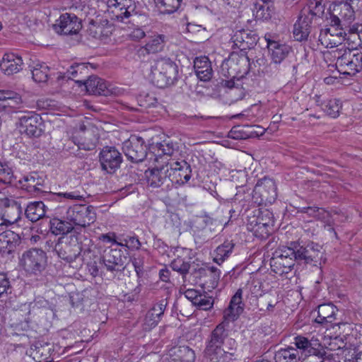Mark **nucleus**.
Segmentation results:
<instances>
[{"mask_svg": "<svg viewBox=\"0 0 362 362\" xmlns=\"http://www.w3.org/2000/svg\"><path fill=\"white\" fill-rule=\"evenodd\" d=\"M321 107L328 116L332 118H337L339 115L342 104L340 100L334 98L324 102Z\"/></svg>", "mask_w": 362, "mask_h": 362, "instance_id": "38", "label": "nucleus"}, {"mask_svg": "<svg viewBox=\"0 0 362 362\" xmlns=\"http://www.w3.org/2000/svg\"><path fill=\"white\" fill-rule=\"evenodd\" d=\"M54 250L59 258L68 262L74 261L81 253V247L76 239L72 242L61 241Z\"/></svg>", "mask_w": 362, "mask_h": 362, "instance_id": "16", "label": "nucleus"}, {"mask_svg": "<svg viewBox=\"0 0 362 362\" xmlns=\"http://www.w3.org/2000/svg\"><path fill=\"white\" fill-rule=\"evenodd\" d=\"M88 66L85 64H77L76 65L71 66L70 69L67 71L68 77L76 81L78 75L81 74H86L88 73Z\"/></svg>", "mask_w": 362, "mask_h": 362, "instance_id": "53", "label": "nucleus"}, {"mask_svg": "<svg viewBox=\"0 0 362 362\" xmlns=\"http://www.w3.org/2000/svg\"><path fill=\"white\" fill-rule=\"evenodd\" d=\"M76 83H78L79 86H83L86 92L89 94L107 95L109 92L106 82L96 76H90L86 81L81 79L76 80Z\"/></svg>", "mask_w": 362, "mask_h": 362, "instance_id": "20", "label": "nucleus"}, {"mask_svg": "<svg viewBox=\"0 0 362 362\" xmlns=\"http://www.w3.org/2000/svg\"><path fill=\"white\" fill-rule=\"evenodd\" d=\"M23 59L21 57L14 53H6L0 62L1 70L6 75L18 73L23 69Z\"/></svg>", "mask_w": 362, "mask_h": 362, "instance_id": "21", "label": "nucleus"}, {"mask_svg": "<svg viewBox=\"0 0 362 362\" xmlns=\"http://www.w3.org/2000/svg\"><path fill=\"white\" fill-rule=\"evenodd\" d=\"M300 211L307 214L310 216L322 220L324 222L327 223L328 226H331L332 224L331 221L326 220V218L329 217V212L322 208L315 206L303 207L300 209Z\"/></svg>", "mask_w": 362, "mask_h": 362, "instance_id": "41", "label": "nucleus"}, {"mask_svg": "<svg viewBox=\"0 0 362 362\" xmlns=\"http://www.w3.org/2000/svg\"><path fill=\"white\" fill-rule=\"evenodd\" d=\"M269 1H263L262 4L257 3L253 10L255 20L257 21H267L272 17V11L270 9Z\"/></svg>", "mask_w": 362, "mask_h": 362, "instance_id": "35", "label": "nucleus"}, {"mask_svg": "<svg viewBox=\"0 0 362 362\" xmlns=\"http://www.w3.org/2000/svg\"><path fill=\"white\" fill-rule=\"evenodd\" d=\"M73 228L74 226L69 221H65L58 218H54L50 221V230L56 235L66 234Z\"/></svg>", "mask_w": 362, "mask_h": 362, "instance_id": "36", "label": "nucleus"}, {"mask_svg": "<svg viewBox=\"0 0 362 362\" xmlns=\"http://www.w3.org/2000/svg\"><path fill=\"white\" fill-rule=\"evenodd\" d=\"M362 0H343L331 4L328 14L332 23H341L354 20L355 11L360 7Z\"/></svg>", "mask_w": 362, "mask_h": 362, "instance_id": "4", "label": "nucleus"}, {"mask_svg": "<svg viewBox=\"0 0 362 362\" xmlns=\"http://www.w3.org/2000/svg\"><path fill=\"white\" fill-rule=\"evenodd\" d=\"M45 205L42 202H30L25 209L26 217L32 222H35L45 216Z\"/></svg>", "mask_w": 362, "mask_h": 362, "instance_id": "28", "label": "nucleus"}, {"mask_svg": "<svg viewBox=\"0 0 362 362\" xmlns=\"http://www.w3.org/2000/svg\"><path fill=\"white\" fill-rule=\"evenodd\" d=\"M21 134L29 137H39L44 132V124L40 115L30 112L21 116L17 123Z\"/></svg>", "mask_w": 362, "mask_h": 362, "instance_id": "8", "label": "nucleus"}, {"mask_svg": "<svg viewBox=\"0 0 362 362\" xmlns=\"http://www.w3.org/2000/svg\"><path fill=\"white\" fill-rule=\"evenodd\" d=\"M169 171L168 165L158 163L155 168L151 170L148 180L153 187H159L168 179L167 173Z\"/></svg>", "mask_w": 362, "mask_h": 362, "instance_id": "26", "label": "nucleus"}, {"mask_svg": "<svg viewBox=\"0 0 362 362\" xmlns=\"http://www.w3.org/2000/svg\"><path fill=\"white\" fill-rule=\"evenodd\" d=\"M57 199L62 202L63 199L81 201L85 199V196L79 191L75 190L71 192H59L56 194Z\"/></svg>", "mask_w": 362, "mask_h": 362, "instance_id": "51", "label": "nucleus"}, {"mask_svg": "<svg viewBox=\"0 0 362 362\" xmlns=\"http://www.w3.org/2000/svg\"><path fill=\"white\" fill-rule=\"evenodd\" d=\"M64 218L72 226L75 225L84 228L95 221L96 215L93 206L75 204L67 209Z\"/></svg>", "mask_w": 362, "mask_h": 362, "instance_id": "6", "label": "nucleus"}, {"mask_svg": "<svg viewBox=\"0 0 362 362\" xmlns=\"http://www.w3.org/2000/svg\"><path fill=\"white\" fill-rule=\"evenodd\" d=\"M10 288L9 281L4 274H0V298Z\"/></svg>", "mask_w": 362, "mask_h": 362, "instance_id": "63", "label": "nucleus"}, {"mask_svg": "<svg viewBox=\"0 0 362 362\" xmlns=\"http://www.w3.org/2000/svg\"><path fill=\"white\" fill-rule=\"evenodd\" d=\"M319 41L325 47H334L340 45L339 40L329 35L326 32L321 30L319 36Z\"/></svg>", "mask_w": 362, "mask_h": 362, "instance_id": "54", "label": "nucleus"}, {"mask_svg": "<svg viewBox=\"0 0 362 362\" xmlns=\"http://www.w3.org/2000/svg\"><path fill=\"white\" fill-rule=\"evenodd\" d=\"M338 309L332 303L320 305L317 308V316L315 322L321 325L332 323L336 319Z\"/></svg>", "mask_w": 362, "mask_h": 362, "instance_id": "23", "label": "nucleus"}, {"mask_svg": "<svg viewBox=\"0 0 362 362\" xmlns=\"http://www.w3.org/2000/svg\"><path fill=\"white\" fill-rule=\"evenodd\" d=\"M226 336V329L223 323L218 325L211 333V339L205 350V354H211L218 349H223L221 346Z\"/></svg>", "mask_w": 362, "mask_h": 362, "instance_id": "22", "label": "nucleus"}, {"mask_svg": "<svg viewBox=\"0 0 362 362\" xmlns=\"http://www.w3.org/2000/svg\"><path fill=\"white\" fill-rule=\"evenodd\" d=\"M32 355L34 359L37 362H49V357L48 356V352L44 353V349L38 347L32 352Z\"/></svg>", "mask_w": 362, "mask_h": 362, "instance_id": "59", "label": "nucleus"}, {"mask_svg": "<svg viewBox=\"0 0 362 362\" xmlns=\"http://www.w3.org/2000/svg\"><path fill=\"white\" fill-rule=\"evenodd\" d=\"M293 34L297 41L306 40L310 34L309 24H294Z\"/></svg>", "mask_w": 362, "mask_h": 362, "instance_id": "47", "label": "nucleus"}, {"mask_svg": "<svg viewBox=\"0 0 362 362\" xmlns=\"http://www.w3.org/2000/svg\"><path fill=\"white\" fill-rule=\"evenodd\" d=\"M248 64L247 57L244 54L231 53L220 67V74L229 79L225 80V86L230 88L235 87V79L239 81L247 73Z\"/></svg>", "mask_w": 362, "mask_h": 362, "instance_id": "1", "label": "nucleus"}, {"mask_svg": "<svg viewBox=\"0 0 362 362\" xmlns=\"http://www.w3.org/2000/svg\"><path fill=\"white\" fill-rule=\"evenodd\" d=\"M10 210L15 211L13 217L5 218L4 216H0V226L11 225L15 223L20 218V213L18 209H11Z\"/></svg>", "mask_w": 362, "mask_h": 362, "instance_id": "61", "label": "nucleus"}, {"mask_svg": "<svg viewBox=\"0 0 362 362\" xmlns=\"http://www.w3.org/2000/svg\"><path fill=\"white\" fill-rule=\"evenodd\" d=\"M233 247L234 244L231 241H225L214 251V261L218 264H222L230 255Z\"/></svg>", "mask_w": 362, "mask_h": 362, "instance_id": "31", "label": "nucleus"}, {"mask_svg": "<svg viewBox=\"0 0 362 362\" xmlns=\"http://www.w3.org/2000/svg\"><path fill=\"white\" fill-rule=\"evenodd\" d=\"M296 260L294 252L291 245L283 246L274 252L271 259V267L276 274H287L292 270Z\"/></svg>", "mask_w": 362, "mask_h": 362, "instance_id": "5", "label": "nucleus"}, {"mask_svg": "<svg viewBox=\"0 0 362 362\" xmlns=\"http://www.w3.org/2000/svg\"><path fill=\"white\" fill-rule=\"evenodd\" d=\"M182 160L180 161H175L173 160H170V161L166 162L164 163L165 165H168L169 168V171L167 173L168 178L173 182L174 181V177H176V175L178 173V170L180 169L181 165L182 164Z\"/></svg>", "mask_w": 362, "mask_h": 362, "instance_id": "55", "label": "nucleus"}, {"mask_svg": "<svg viewBox=\"0 0 362 362\" xmlns=\"http://www.w3.org/2000/svg\"><path fill=\"white\" fill-rule=\"evenodd\" d=\"M194 305L201 310H208L213 307L214 300L211 297L208 296L206 294L201 293Z\"/></svg>", "mask_w": 362, "mask_h": 362, "instance_id": "52", "label": "nucleus"}, {"mask_svg": "<svg viewBox=\"0 0 362 362\" xmlns=\"http://www.w3.org/2000/svg\"><path fill=\"white\" fill-rule=\"evenodd\" d=\"M99 161L103 170L112 173L119 168L122 157L114 146H105L99 153Z\"/></svg>", "mask_w": 362, "mask_h": 362, "instance_id": "14", "label": "nucleus"}, {"mask_svg": "<svg viewBox=\"0 0 362 362\" xmlns=\"http://www.w3.org/2000/svg\"><path fill=\"white\" fill-rule=\"evenodd\" d=\"M118 245L126 247L129 250H134L139 249L141 243L137 238L134 236H127L122 242L118 243Z\"/></svg>", "mask_w": 362, "mask_h": 362, "instance_id": "56", "label": "nucleus"}, {"mask_svg": "<svg viewBox=\"0 0 362 362\" xmlns=\"http://www.w3.org/2000/svg\"><path fill=\"white\" fill-rule=\"evenodd\" d=\"M257 195L260 197L259 204L274 202L277 197L275 182L267 177L259 180L254 189V198Z\"/></svg>", "mask_w": 362, "mask_h": 362, "instance_id": "15", "label": "nucleus"}, {"mask_svg": "<svg viewBox=\"0 0 362 362\" xmlns=\"http://www.w3.org/2000/svg\"><path fill=\"white\" fill-rule=\"evenodd\" d=\"M52 28L59 35H76L82 29V24H52Z\"/></svg>", "mask_w": 362, "mask_h": 362, "instance_id": "37", "label": "nucleus"}, {"mask_svg": "<svg viewBox=\"0 0 362 362\" xmlns=\"http://www.w3.org/2000/svg\"><path fill=\"white\" fill-rule=\"evenodd\" d=\"M103 262L107 270H115L117 266H121L122 264L120 251L111 249L104 255Z\"/></svg>", "mask_w": 362, "mask_h": 362, "instance_id": "33", "label": "nucleus"}, {"mask_svg": "<svg viewBox=\"0 0 362 362\" xmlns=\"http://www.w3.org/2000/svg\"><path fill=\"white\" fill-rule=\"evenodd\" d=\"M155 2L161 13H171L179 8L181 0H155Z\"/></svg>", "mask_w": 362, "mask_h": 362, "instance_id": "43", "label": "nucleus"}, {"mask_svg": "<svg viewBox=\"0 0 362 362\" xmlns=\"http://www.w3.org/2000/svg\"><path fill=\"white\" fill-rule=\"evenodd\" d=\"M347 66V72H345L344 74L355 75L361 71L362 70V54L356 53V56L351 59Z\"/></svg>", "mask_w": 362, "mask_h": 362, "instance_id": "48", "label": "nucleus"}, {"mask_svg": "<svg viewBox=\"0 0 362 362\" xmlns=\"http://www.w3.org/2000/svg\"><path fill=\"white\" fill-rule=\"evenodd\" d=\"M299 359L298 349L292 346L281 349L275 355L276 362H298Z\"/></svg>", "mask_w": 362, "mask_h": 362, "instance_id": "32", "label": "nucleus"}, {"mask_svg": "<svg viewBox=\"0 0 362 362\" xmlns=\"http://www.w3.org/2000/svg\"><path fill=\"white\" fill-rule=\"evenodd\" d=\"M19 182L23 189L28 192H33L40 190L39 187L41 185V179L36 173H32L23 176V177L19 180Z\"/></svg>", "mask_w": 362, "mask_h": 362, "instance_id": "34", "label": "nucleus"}, {"mask_svg": "<svg viewBox=\"0 0 362 362\" xmlns=\"http://www.w3.org/2000/svg\"><path fill=\"white\" fill-rule=\"evenodd\" d=\"M177 66L170 59H159L151 65V78L158 88H163L173 84L177 79Z\"/></svg>", "mask_w": 362, "mask_h": 362, "instance_id": "2", "label": "nucleus"}, {"mask_svg": "<svg viewBox=\"0 0 362 362\" xmlns=\"http://www.w3.org/2000/svg\"><path fill=\"white\" fill-rule=\"evenodd\" d=\"M194 68L197 77L204 81H209L212 76V68L208 57L202 56L194 61Z\"/></svg>", "mask_w": 362, "mask_h": 362, "instance_id": "24", "label": "nucleus"}, {"mask_svg": "<svg viewBox=\"0 0 362 362\" xmlns=\"http://www.w3.org/2000/svg\"><path fill=\"white\" fill-rule=\"evenodd\" d=\"M291 247L297 261H304L305 263L309 264L317 262L322 257V247L318 244L311 243L304 247L298 243H292Z\"/></svg>", "mask_w": 362, "mask_h": 362, "instance_id": "13", "label": "nucleus"}, {"mask_svg": "<svg viewBox=\"0 0 362 362\" xmlns=\"http://www.w3.org/2000/svg\"><path fill=\"white\" fill-rule=\"evenodd\" d=\"M247 35L248 34L244 29H238L233 35L231 39L233 40V42L238 45V43L245 42V39L247 37Z\"/></svg>", "mask_w": 362, "mask_h": 362, "instance_id": "60", "label": "nucleus"}, {"mask_svg": "<svg viewBox=\"0 0 362 362\" xmlns=\"http://www.w3.org/2000/svg\"><path fill=\"white\" fill-rule=\"evenodd\" d=\"M177 152V144L168 139L161 142L151 144L148 156L150 160H154L157 163H165L173 160L171 157Z\"/></svg>", "mask_w": 362, "mask_h": 362, "instance_id": "10", "label": "nucleus"}, {"mask_svg": "<svg viewBox=\"0 0 362 362\" xmlns=\"http://www.w3.org/2000/svg\"><path fill=\"white\" fill-rule=\"evenodd\" d=\"M21 103L22 99L19 94L12 91L0 90V107L5 110L16 108Z\"/></svg>", "mask_w": 362, "mask_h": 362, "instance_id": "27", "label": "nucleus"}, {"mask_svg": "<svg viewBox=\"0 0 362 362\" xmlns=\"http://www.w3.org/2000/svg\"><path fill=\"white\" fill-rule=\"evenodd\" d=\"M191 177V169L189 165L185 160H182V164L176 177H174L173 182L183 185L188 182Z\"/></svg>", "mask_w": 362, "mask_h": 362, "instance_id": "45", "label": "nucleus"}, {"mask_svg": "<svg viewBox=\"0 0 362 362\" xmlns=\"http://www.w3.org/2000/svg\"><path fill=\"white\" fill-rule=\"evenodd\" d=\"M165 35H154L151 36L145 45V49L148 53L158 52L163 48L165 42Z\"/></svg>", "mask_w": 362, "mask_h": 362, "instance_id": "40", "label": "nucleus"}, {"mask_svg": "<svg viewBox=\"0 0 362 362\" xmlns=\"http://www.w3.org/2000/svg\"><path fill=\"white\" fill-rule=\"evenodd\" d=\"M344 341L338 337L330 339V342L327 344L328 349L330 350L340 349L344 346Z\"/></svg>", "mask_w": 362, "mask_h": 362, "instance_id": "64", "label": "nucleus"}, {"mask_svg": "<svg viewBox=\"0 0 362 362\" xmlns=\"http://www.w3.org/2000/svg\"><path fill=\"white\" fill-rule=\"evenodd\" d=\"M356 53L352 52L350 49L345 50L343 54L337 58L336 65L339 72L344 74L347 72V66L351 59H354Z\"/></svg>", "mask_w": 362, "mask_h": 362, "instance_id": "44", "label": "nucleus"}, {"mask_svg": "<svg viewBox=\"0 0 362 362\" xmlns=\"http://www.w3.org/2000/svg\"><path fill=\"white\" fill-rule=\"evenodd\" d=\"M166 307L164 300L154 304L146 313L142 323L144 329L149 331L157 326Z\"/></svg>", "mask_w": 362, "mask_h": 362, "instance_id": "18", "label": "nucleus"}, {"mask_svg": "<svg viewBox=\"0 0 362 362\" xmlns=\"http://www.w3.org/2000/svg\"><path fill=\"white\" fill-rule=\"evenodd\" d=\"M209 362H234L233 353L226 351L224 349H218L211 354H206Z\"/></svg>", "mask_w": 362, "mask_h": 362, "instance_id": "42", "label": "nucleus"}, {"mask_svg": "<svg viewBox=\"0 0 362 362\" xmlns=\"http://www.w3.org/2000/svg\"><path fill=\"white\" fill-rule=\"evenodd\" d=\"M272 214L268 211L261 213L260 216L252 217L248 220L247 228L259 238H267L274 226Z\"/></svg>", "mask_w": 362, "mask_h": 362, "instance_id": "9", "label": "nucleus"}, {"mask_svg": "<svg viewBox=\"0 0 362 362\" xmlns=\"http://www.w3.org/2000/svg\"><path fill=\"white\" fill-rule=\"evenodd\" d=\"M13 178V170L7 164L0 163V183L11 184Z\"/></svg>", "mask_w": 362, "mask_h": 362, "instance_id": "49", "label": "nucleus"}, {"mask_svg": "<svg viewBox=\"0 0 362 362\" xmlns=\"http://www.w3.org/2000/svg\"><path fill=\"white\" fill-rule=\"evenodd\" d=\"M294 344L298 349L302 350L310 355L309 339L302 335H298L294 337Z\"/></svg>", "mask_w": 362, "mask_h": 362, "instance_id": "57", "label": "nucleus"}, {"mask_svg": "<svg viewBox=\"0 0 362 362\" xmlns=\"http://www.w3.org/2000/svg\"><path fill=\"white\" fill-rule=\"evenodd\" d=\"M190 250L187 248L180 247L176 249V257L171 262L170 267L173 270L185 275L188 273L190 268Z\"/></svg>", "mask_w": 362, "mask_h": 362, "instance_id": "19", "label": "nucleus"}, {"mask_svg": "<svg viewBox=\"0 0 362 362\" xmlns=\"http://www.w3.org/2000/svg\"><path fill=\"white\" fill-rule=\"evenodd\" d=\"M18 240L17 235L11 230L0 233V252L10 253Z\"/></svg>", "mask_w": 362, "mask_h": 362, "instance_id": "29", "label": "nucleus"}, {"mask_svg": "<svg viewBox=\"0 0 362 362\" xmlns=\"http://www.w3.org/2000/svg\"><path fill=\"white\" fill-rule=\"evenodd\" d=\"M322 30L335 39L339 40L341 43L345 39V36L346 35L344 29L341 27V24H328L327 27Z\"/></svg>", "mask_w": 362, "mask_h": 362, "instance_id": "46", "label": "nucleus"}, {"mask_svg": "<svg viewBox=\"0 0 362 362\" xmlns=\"http://www.w3.org/2000/svg\"><path fill=\"white\" fill-rule=\"evenodd\" d=\"M47 257L41 249L31 248L23 252L19 265L28 276L40 275L46 269Z\"/></svg>", "mask_w": 362, "mask_h": 362, "instance_id": "3", "label": "nucleus"}, {"mask_svg": "<svg viewBox=\"0 0 362 362\" xmlns=\"http://www.w3.org/2000/svg\"><path fill=\"white\" fill-rule=\"evenodd\" d=\"M59 23H82V21L75 14L65 13L60 16Z\"/></svg>", "mask_w": 362, "mask_h": 362, "instance_id": "62", "label": "nucleus"}, {"mask_svg": "<svg viewBox=\"0 0 362 362\" xmlns=\"http://www.w3.org/2000/svg\"><path fill=\"white\" fill-rule=\"evenodd\" d=\"M264 38L267 42L268 56L275 64H281L292 51L290 45L278 40L276 33H267Z\"/></svg>", "mask_w": 362, "mask_h": 362, "instance_id": "7", "label": "nucleus"}, {"mask_svg": "<svg viewBox=\"0 0 362 362\" xmlns=\"http://www.w3.org/2000/svg\"><path fill=\"white\" fill-rule=\"evenodd\" d=\"M107 5L119 9L121 13L116 14L117 19L129 17L136 8L134 0H107Z\"/></svg>", "mask_w": 362, "mask_h": 362, "instance_id": "25", "label": "nucleus"}, {"mask_svg": "<svg viewBox=\"0 0 362 362\" xmlns=\"http://www.w3.org/2000/svg\"><path fill=\"white\" fill-rule=\"evenodd\" d=\"M122 151L127 158L132 162H141L146 157L149 158L148 151L146 150L144 140L136 136H131L123 143Z\"/></svg>", "mask_w": 362, "mask_h": 362, "instance_id": "12", "label": "nucleus"}, {"mask_svg": "<svg viewBox=\"0 0 362 362\" xmlns=\"http://www.w3.org/2000/svg\"><path fill=\"white\" fill-rule=\"evenodd\" d=\"M204 221L206 223V226L195 235V239L197 241H199L200 243L205 242L209 240L212 233L211 227L209 226L205 219Z\"/></svg>", "mask_w": 362, "mask_h": 362, "instance_id": "58", "label": "nucleus"}, {"mask_svg": "<svg viewBox=\"0 0 362 362\" xmlns=\"http://www.w3.org/2000/svg\"><path fill=\"white\" fill-rule=\"evenodd\" d=\"M195 354L188 346H180L173 351V355L168 362H194Z\"/></svg>", "mask_w": 362, "mask_h": 362, "instance_id": "30", "label": "nucleus"}, {"mask_svg": "<svg viewBox=\"0 0 362 362\" xmlns=\"http://www.w3.org/2000/svg\"><path fill=\"white\" fill-rule=\"evenodd\" d=\"M262 285L259 280L252 279L247 282L244 288H241L243 291L249 292L255 297L262 295Z\"/></svg>", "mask_w": 362, "mask_h": 362, "instance_id": "50", "label": "nucleus"}, {"mask_svg": "<svg viewBox=\"0 0 362 362\" xmlns=\"http://www.w3.org/2000/svg\"><path fill=\"white\" fill-rule=\"evenodd\" d=\"M329 20L328 11L325 13V6L321 1L309 0L300 10L296 23H312V21H327Z\"/></svg>", "mask_w": 362, "mask_h": 362, "instance_id": "11", "label": "nucleus"}, {"mask_svg": "<svg viewBox=\"0 0 362 362\" xmlns=\"http://www.w3.org/2000/svg\"><path fill=\"white\" fill-rule=\"evenodd\" d=\"M49 67L45 63L37 62L33 66L32 75L35 81L38 83L46 82L49 76Z\"/></svg>", "mask_w": 362, "mask_h": 362, "instance_id": "39", "label": "nucleus"}, {"mask_svg": "<svg viewBox=\"0 0 362 362\" xmlns=\"http://www.w3.org/2000/svg\"><path fill=\"white\" fill-rule=\"evenodd\" d=\"M243 289L239 288L231 298L228 307L223 312L226 321L233 322L236 320L244 310L243 303Z\"/></svg>", "mask_w": 362, "mask_h": 362, "instance_id": "17", "label": "nucleus"}]
</instances>
